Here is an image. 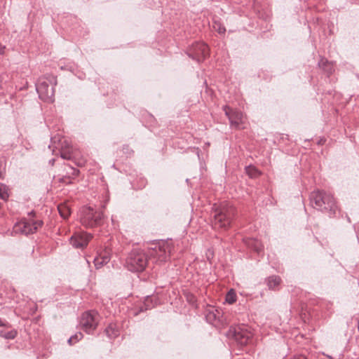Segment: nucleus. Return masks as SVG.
I'll return each instance as SVG.
<instances>
[{"label":"nucleus","instance_id":"nucleus-1","mask_svg":"<svg viewBox=\"0 0 359 359\" xmlns=\"http://www.w3.org/2000/svg\"><path fill=\"white\" fill-rule=\"evenodd\" d=\"M212 226L215 229H227L236 215V208L229 203L224 202L213 210Z\"/></svg>","mask_w":359,"mask_h":359},{"label":"nucleus","instance_id":"nucleus-2","mask_svg":"<svg viewBox=\"0 0 359 359\" xmlns=\"http://www.w3.org/2000/svg\"><path fill=\"white\" fill-rule=\"evenodd\" d=\"M310 202L313 208L320 211L334 212L337 208L332 195L323 191H313L310 195Z\"/></svg>","mask_w":359,"mask_h":359},{"label":"nucleus","instance_id":"nucleus-3","mask_svg":"<svg viewBox=\"0 0 359 359\" xmlns=\"http://www.w3.org/2000/svg\"><path fill=\"white\" fill-rule=\"evenodd\" d=\"M147 264V257L141 250H133L126 260L128 269L133 272L142 271Z\"/></svg>","mask_w":359,"mask_h":359},{"label":"nucleus","instance_id":"nucleus-4","mask_svg":"<svg viewBox=\"0 0 359 359\" xmlns=\"http://www.w3.org/2000/svg\"><path fill=\"white\" fill-rule=\"evenodd\" d=\"M154 246L149 249V256L155 259L156 262H167L171 255L172 249L170 243L167 241H160L154 245Z\"/></svg>","mask_w":359,"mask_h":359},{"label":"nucleus","instance_id":"nucleus-5","mask_svg":"<svg viewBox=\"0 0 359 359\" xmlns=\"http://www.w3.org/2000/svg\"><path fill=\"white\" fill-rule=\"evenodd\" d=\"M56 84V81L54 78L50 80L41 78L36 83V91L41 100L53 102L54 101L55 90L53 86Z\"/></svg>","mask_w":359,"mask_h":359},{"label":"nucleus","instance_id":"nucleus-6","mask_svg":"<svg viewBox=\"0 0 359 359\" xmlns=\"http://www.w3.org/2000/svg\"><path fill=\"white\" fill-rule=\"evenodd\" d=\"M102 217V212L95 211L90 207H83L81 210L80 220L86 227H94L99 225Z\"/></svg>","mask_w":359,"mask_h":359},{"label":"nucleus","instance_id":"nucleus-7","mask_svg":"<svg viewBox=\"0 0 359 359\" xmlns=\"http://www.w3.org/2000/svg\"><path fill=\"white\" fill-rule=\"evenodd\" d=\"M98 320V313L95 311H88L82 314L80 325L86 332L90 334L96 329Z\"/></svg>","mask_w":359,"mask_h":359},{"label":"nucleus","instance_id":"nucleus-8","mask_svg":"<svg viewBox=\"0 0 359 359\" xmlns=\"http://www.w3.org/2000/svg\"><path fill=\"white\" fill-rule=\"evenodd\" d=\"M43 224L41 220L27 221L21 220L17 222L13 226V231L15 233H22L25 235L34 233Z\"/></svg>","mask_w":359,"mask_h":359},{"label":"nucleus","instance_id":"nucleus-9","mask_svg":"<svg viewBox=\"0 0 359 359\" xmlns=\"http://www.w3.org/2000/svg\"><path fill=\"white\" fill-rule=\"evenodd\" d=\"M225 115L228 117L231 126L234 128H241L244 123V116L242 112L234 110L228 106L223 107Z\"/></svg>","mask_w":359,"mask_h":359},{"label":"nucleus","instance_id":"nucleus-10","mask_svg":"<svg viewBox=\"0 0 359 359\" xmlns=\"http://www.w3.org/2000/svg\"><path fill=\"white\" fill-rule=\"evenodd\" d=\"M191 53L189 54L194 60L200 62L204 60L208 55L209 48L203 42H196L192 46Z\"/></svg>","mask_w":359,"mask_h":359},{"label":"nucleus","instance_id":"nucleus-11","mask_svg":"<svg viewBox=\"0 0 359 359\" xmlns=\"http://www.w3.org/2000/svg\"><path fill=\"white\" fill-rule=\"evenodd\" d=\"M91 238L92 236L89 233L86 232H77L72 236L70 243L75 248L83 249L88 245Z\"/></svg>","mask_w":359,"mask_h":359},{"label":"nucleus","instance_id":"nucleus-12","mask_svg":"<svg viewBox=\"0 0 359 359\" xmlns=\"http://www.w3.org/2000/svg\"><path fill=\"white\" fill-rule=\"evenodd\" d=\"M235 339L241 345L248 344L252 337V332L245 326H240L234 330Z\"/></svg>","mask_w":359,"mask_h":359},{"label":"nucleus","instance_id":"nucleus-13","mask_svg":"<svg viewBox=\"0 0 359 359\" xmlns=\"http://www.w3.org/2000/svg\"><path fill=\"white\" fill-rule=\"evenodd\" d=\"M245 244L248 247L253 249L257 253H260L263 250V245L262 243L254 238H249L245 241Z\"/></svg>","mask_w":359,"mask_h":359},{"label":"nucleus","instance_id":"nucleus-14","mask_svg":"<svg viewBox=\"0 0 359 359\" xmlns=\"http://www.w3.org/2000/svg\"><path fill=\"white\" fill-rule=\"evenodd\" d=\"M266 283L270 290H276L281 283V279L278 276H271L266 280Z\"/></svg>","mask_w":359,"mask_h":359},{"label":"nucleus","instance_id":"nucleus-15","mask_svg":"<svg viewBox=\"0 0 359 359\" xmlns=\"http://www.w3.org/2000/svg\"><path fill=\"white\" fill-rule=\"evenodd\" d=\"M66 172H67V175H69L68 177H65L62 178L61 181L65 183H70V181H67V180L70 177V175L72 177L78 176V175L79 173V170L73 167L67 166Z\"/></svg>","mask_w":359,"mask_h":359},{"label":"nucleus","instance_id":"nucleus-16","mask_svg":"<svg viewBox=\"0 0 359 359\" xmlns=\"http://www.w3.org/2000/svg\"><path fill=\"white\" fill-rule=\"evenodd\" d=\"M57 209L60 216L67 219L70 215L71 211L69 207L67 204H60L57 206Z\"/></svg>","mask_w":359,"mask_h":359},{"label":"nucleus","instance_id":"nucleus-17","mask_svg":"<svg viewBox=\"0 0 359 359\" xmlns=\"http://www.w3.org/2000/svg\"><path fill=\"white\" fill-rule=\"evenodd\" d=\"M105 332L108 337L110 339L114 338L118 334V330L115 328V325H109L108 327L105 329Z\"/></svg>","mask_w":359,"mask_h":359},{"label":"nucleus","instance_id":"nucleus-18","mask_svg":"<svg viewBox=\"0 0 359 359\" xmlns=\"http://www.w3.org/2000/svg\"><path fill=\"white\" fill-rule=\"evenodd\" d=\"M8 189L6 185L0 183V198L4 201H7L9 194H8Z\"/></svg>","mask_w":359,"mask_h":359},{"label":"nucleus","instance_id":"nucleus-19","mask_svg":"<svg viewBox=\"0 0 359 359\" xmlns=\"http://www.w3.org/2000/svg\"><path fill=\"white\" fill-rule=\"evenodd\" d=\"M236 294L233 290H231L228 292L226 295V302L230 304L236 302Z\"/></svg>","mask_w":359,"mask_h":359},{"label":"nucleus","instance_id":"nucleus-20","mask_svg":"<svg viewBox=\"0 0 359 359\" xmlns=\"http://www.w3.org/2000/svg\"><path fill=\"white\" fill-rule=\"evenodd\" d=\"M246 172L250 177H256L259 175L257 169L253 166H248L245 168Z\"/></svg>","mask_w":359,"mask_h":359},{"label":"nucleus","instance_id":"nucleus-21","mask_svg":"<svg viewBox=\"0 0 359 359\" xmlns=\"http://www.w3.org/2000/svg\"><path fill=\"white\" fill-rule=\"evenodd\" d=\"M212 28L219 34H224L226 32L225 27L218 21H214Z\"/></svg>","mask_w":359,"mask_h":359},{"label":"nucleus","instance_id":"nucleus-22","mask_svg":"<svg viewBox=\"0 0 359 359\" xmlns=\"http://www.w3.org/2000/svg\"><path fill=\"white\" fill-rule=\"evenodd\" d=\"M109 260V258L108 257H102V260H100V258H95L94 259L95 266H96V268H99L103 264L108 263Z\"/></svg>","mask_w":359,"mask_h":359},{"label":"nucleus","instance_id":"nucleus-23","mask_svg":"<svg viewBox=\"0 0 359 359\" xmlns=\"http://www.w3.org/2000/svg\"><path fill=\"white\" fill-rule=\"evenodd\" d=\"M83 337V334L81 332H78L75 334L74 336L71 337L69 340L68 343L72 345L76 343V341H79L80 339H81Z\"/></svg>","mask_w":359,"mask_h":359},{"label":"nucleus","instance_id":"nucleus-24","mask_svg":"<svg viewBox=\"0 0 359 359\" xmlns=\"http://www.w3.org/2000/svg\"><path fill=\"white\" fill-rule=\"evenodd\" d=\"M17 336V331L15 330H11L4 334V338L7 339H13Z\"/></svg>","mask_w":359,"mask_h":359},{"label":"nucleus","instance_id":"nucleus-25","mask_svg":"<svg viewBox=\"0 0 359 359\" xmlns=\"http://www.w3.org/2000/svg\"><path fill=\"white\" fill-rule=\"evenodd\" d=\"M0 327H11V325L6 320L0 318Z\"/></svg>","mask_w":359,"mask_h":359},{"label":"nucleus","instance_id":"nucleus-26","mask_svg":"<svg viewBox=\"0 0 359 359\" xmlns=\"http://www.w3.org/2000/svg\"><path fill=\"white\" fill-rule=\"evenodd\" d=\"M292 359H306V358L303 355H294Z\"/></svg>","mask_w":359,"mask_h":359},{"label":"nucleus","instance_id":"nucleus-27","mask_svg":"<svg viewBox=\"0 0 359 359\" xmlns=\"http://www.w3.org/2000/svg\"><path fill=\"white\" fill-rule=\"evenodd\" d=\"M149 300V297H147V299H146V303H145V304H147V308H146V309H150V308H151V306H149V305L147 304H148Z\"/></svg>","mask_w":359,"mask_h":359},{"label":"nucleus","instance_id":"nucleus-28","mask_svg":"<svg viewBox=\"0 0 359 359\" xmlns=\"http://www.w3.org/2000/svg\"><path fill=\"white\" fill-rule=\"evenodd\" d=\"M61 156L63 158H69V156H67V155L65 154H62Z\"/></svg>","mask_w":359,"mask_h":359},{"label":"nucleus","instance_id":"nucleus-29","mask_svg":"<svg viewBox=\"0 0 359 359\" xmlns=\"http://www.w3.org/2000/svg\"><path fill=\"white\" fill-rule=\"evenodd\" d=\"M5 333V332L4 331H0V336L3 337H4V334Z\"/></svg>","mask_w":359,"mask_h":359},{"label":"nucleus","instance_id":"nucleus-30","mask_svg":"<svg viewBox=\"0 0 359 359\" xmlns=\"http://www.w3.org/2000/svg\"><path fill=\"white\" fill-rule=\"evenodd\" d=\"M29 214L32 215L34 214V212L33 211H31Z\"/></svg>","mask_w":359,"mask_h":359},{"label":"nucleus","instance_id":"nucleus-31","mask_svg":"<svg viewBox=\"0 0 359 359\" xmlns=\"http://www.w3.org/2000/svg\"><path fill=\"white\" fill-rule=\"evenodd\" d=\"M51 163L54 164V159H52Z\"/></svg>","mask_w":359,"mask_h":359},{"label":"nucleus","instance_id":"nucleus-32","mask_svg":"<svg viewBox=\"0 0 359 359\" xmlns=\"http://www.w3.org/2000/svg\"><path fill=\"white\" fill-rule=\"evenodd\" d=\"M51 163L54 164V159H52Z\"/></svg>","mask_w":359,"mask_h":359},{"label":"nucleus","instance_id":"nucleus-33","mask_svg":"<svg viewBox=\"0 0 359 359\" xmlns=\"http://www.w3.org/2000/svg\"><path fill=\"white\" fill-rule=\"evenodd\" d=\"M51 163L54 164V159H52Z\"/></svg>","mask_w":359,"mask_h":359},{"label":"nucleus","instance_id":"nucleus-34","mask_svg":"<svg viewBox=\"0 0 359 359\" xmlns=\"http://www.w3.org/2000/svg\"><path fill=\"white\" fill-rule=\"evenodd\" d=\"M1 177H2L1 174H0V178H1Z\"/></svg>","mask_w":359,"mask_h":359}]
</instances>
